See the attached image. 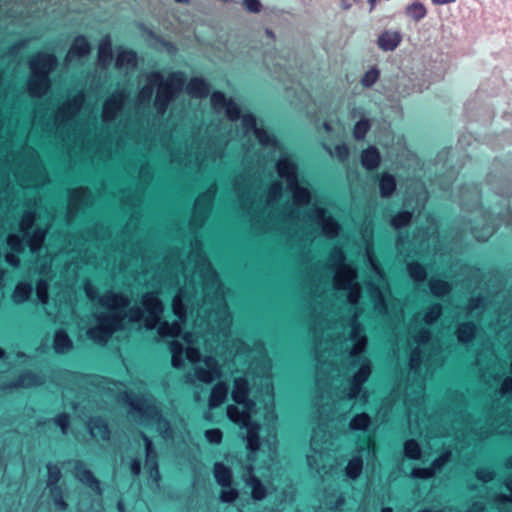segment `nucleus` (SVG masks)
Segmentation results:
<instances>
[{
  "mask_svg": "<svg viewBox=\"0 0 512 512\" xmlns=\"http://www.w3.org/2000/svg\"><path fill=\"white\" fill-rule=\"evenodd\" d=\"M331 156L337 157L339 160H345L349 155V149L345 144L337 145L332 151L330 148H326Z\"/></svg>",
  "mask_w": 512,
  "mask_h": 512,
  "instance_id": "864d4df0",
  "label": "nucleus"
},
{
  "mask_svg": "<svg viewBox=\"0 0 512 512\" xmlns=\"http://www.w3.org/2000/svg\"><path fill=\"white\" fill-rule=\"evenodd\" d=\"M249 394V383L245 377H237L234 379L232 399L242 404L243 408L240 409L238 406L229 405L227 407L228 418L238 424L242 428H246V442L247 448L255 452L260 447L259 431L260 425L252 423L250 421L251 414L254 411L255 403L248 399Z\"/></svg>",
  "mask_w": 512,
  "mask_h": 512,
  "instance_id": "1a4fd4ad",
  "label": "nucleus"
},
{
  "mask_svg": "<svg viewBox=\"0 0 512 512\" xmlns=\"http://www.w3.org/2000/svg\"><path fill=\"white\" fill-rule=\"evenodd\" d=\"M238 497V492L235 489L223 490L220 494V500L223 503H232Z\"/></svg>",
  "mask_w": 512,
  "mask_h": 512,
  "instance_id": "680f3d73",
  "label": "nucleus"
},
{
  "mask_svg": "<svg viewBox=\"0 0 512 512\" xmlns=\"http://www.w3.org/2000/svg\"><path fill=\"white\" fill-rule=\"evenodd\" d=\"M7 244L12 250H15V251L22 250V241H21L20 237L16 234H10L8 236Z\"/></svg>",
  "mask_w": 512,
  "mask_h": 512,
  "instance_id": "69168bd1",
  "label": "nucleus"
},
{
  "mask_svg": "<svg viewBox=\"0 0 512 512\" xmlns=\"http://www.w3.org/2000/svg\"><path fill=\"white\" fill-rule=\"evenodd\" d=\"M142 305L147 313L145 317L146 328H155L164 310L162 302L156 294L146 293L142 297Z\"/></svg>",
  "mask_w": 512,
  "mask_h": 512,
  "instance_id": "dca6fc26",
  "label": "nucleus"
},
{
  "mask_svg": "<svg viewBox=\"0 0 512 512\" xmlns=\"http://www.w3.org/2000/svg\"><path fill=\"white\" fill-rule=\"evenodd\" d=\"M91 436L96 440H108L110 431L107 424L100 418L91 419L88 424Z\"/></svg>",
  "mask_w": 512,
  "mask_h": 512,
  "instance_id": "393cba45",
  "label": "nucleus"
},
{
  "mask_svg": "<svg viewBox=\"0 0 512 512\" xmlns=\"http://www.w3.org/2000/svg\"><path fill=\"white\" fill-rule=\"evenodd\" d=\"M98 55L101 61L112 59V46L109 39H106L99 44Z\"/></svg>",
  "mask_w": 512,
  "mask_h": 512,
  "instance_id": "de8ad7c7",
  "label": "nucleus"
},
{
  "mask_svg": "<svg viewBox=\"0 0 512 512\" xmlns=\"http://www.w3.org/2000/svg\"><path fill=\"white\" fill-rule=\"evenodd\" d=\"M146 78L148 84L138 90L133 100V110L145 112L152 108L157 114L164 115L184 87L185 74L172 71L164 79L162 73L156 70L149 72Z\"/></svg>",
  "mask_w": 512,
  "mask_h": 512,
  "instance_id": "423d86ee",
  "label": "nucleus"
},
{
  "mask_svg": "<svg viewBox=\"0 0 512 512\" xmlns=\"http://www.w3.org/2000/svg\"><path fill=\"white\" fill-rule=\"evenodd\" d=\"M246 135L251 138H255L263 146L275 145L276 140L272 135L268 133V130H245Z\"/></svg>",
  "mask_w": 512,
  "mask_h": 512,
  "instance_id": "72a5a7b5",
  "label": "nucleus"
},
{
  "mask_svg": "<svg viewBox=\"0 0 512 512\" xmlns=\"http://www.w3.org/2000/svg\"><path fill=\"white\" fill-rule=\"evenodd\" d=\"M186 92L195 99H204L210 94V105L212 111L225 118L230 126H221L218 124L207 125H178L179 128H271L270 126H258L257 118L254 112L247 106L238 103L231 96H227L223 91L215 90L211 93V84L203 77L195 76L188 80L185 85ZM277 128H289L288 126H278Z\"/></svg>",
  "mask_w": 512,
  "mask_h": 512,
  "instance_id": "7ed1b4c3",
  "label": "nucleus"
},
{
  "mask_svg": "<svg viewBox=\"0 0 512 512\" xmlns=\"http://www.w3.org/2000/svg\"><path fill=\"white\" fill-rule=\"evenodd\" d=\"M357 318L358 314L355 313L349 325L348 337L340 342V349L347 352L350 358H355L363 353L368 341L365 328L357 321Z\"/></svg>",
  "mask_w": 512,
  "mask_h": 512,
  "instance_id": "f8f14e48",
  "label": "nucleus"
},
{
  "mask_svg": "<svg viewBox=\"0 0 512 512\" xmlns=\"http://www.w3.org/2000/svg\"><path fill=\"white\" fill-rule=\"evenodd\" d=\"M43 383V379L31 372H25L21 374L15 382H12L4 386V389L14 388H31L39 386Z\"/></svg>",
  "mask_w": 512,
  "mask_h": 512,
  "instance_id": "4be33fe9",
  "label": "nucleus"
},
{
  "mask_svg": "<svg viewBox=\"0 0 512 512\" xmlns=\"http://www.w3.org/2000/svg\"><path fill=\"white\" fill-rule=\"evenodd\" d=\"M215 194L216 187L211 186L206 192H204L196 199L193 216L190 223L193 227L202 226L208 216Z\"/></svg>",
  "mask_w": 512,
  "mask_h": 512,
  "instance_id": "2eb2a0df",
  "label": "nucleus"
},
{
  "mask_svg": "<svg viewBox=\"0 0 512 512\" xmlns=\"http://www.w3.org/2000/svg\"><path fill=\"white\" fill-rule=\"evenodd\" d=\"M32 288L30 284L19 283L14 289L12 299L15 303L21 304L28 300L31 294Z\"/></svg>",
  "mask_w": 512,
  "mask_h": 512,
  "instance_id": "f704fd0d",
  "label": "nucleus"
},
{
  "mask_svg": "<svg viewBox=\"0 0 512 512\" xmlns=\"http://www.w3.org/2000/svg\"><path fill=\"white\" fill-rule=\"evenodd\" d=\"M441 311L442 309L439 304L431 306L424 316V321L427 324H432L439 318V316L441 315Z\"/></svg>",
  "mask_w": 512,
  "mask_h": 512,
  "instance_id": "8fccbe9b",
  "label": "nucleus"
},
{
  "mask_svg": "<svg viewBox=\"0 0 512 512\" xmlns=\"http://www.w3.org/2000/svg\"><path fill=\"white\" fill-rule=\"evenodd\" d=\"M402 37L397 31H384L377 39L378 47L383 51H393L400 44Z\"/></svg>",
  "mask_w": 512,
  "mask_h": 512,
  "instance_id": "412c9836",
  "label": "nucleus"
},
{
  "mask_svg": "<svg viewBox=\"0 0 512 512\" xmlns=\"http://www.w3.org/2000/svg\"><path fill=\"white\" fill-rule=\"evenodd\" d=\"M475 335V326L471 323L461 324L457 330V337L460 342H469Z\"/></svg>",
  "mask_w": 512,
  "mask_h": 512,
  "instance_id": "ea45409f",
  "label": "nucleus"
},
{
  "mask_svg": "<svg viewBox=\"0 0 512 512\" xmlns=\"http://www.w3.org/2000/svg\"><path fill=\"white\" fill-rule=\"evenodd\" d=\"M23 157L20 161V165L24 166L30 172H40L41 166L38 161V155L34 149L26 147L23 149Z\"/></svg>",
  "mask_w": 512,
  "mask_h": 512,
  "instance_id": "bb28decb",
  "label": "nucleus"
},
{
  "mask_svg": "<svg viewBox=\"0 0 512 512\" xmlns=\"http://www.w3.org/2000/svg\"><path fill=\"white\" fill-rule=\"evenodd\" d=\"M74 469H75V477L81 483L87 485L95 492L101 493L99 481L95 478L93 473L89 469L86 468V466L82 462L76 461Z\"/></svg>",
  "mask_w": 512,
  "mask_h": 512,
  "instance_id": "6ab92c4d",
  "label": "nucleus"
},
{
  "mask_svg": "<svg viewBox=\"0 0 512 512\" xmlns=\"http://www.w3.org/2000/svg\"><path fill=\"white\" fill-rule=\"evenodd\" d=\"M333 497H335V501H333L330 498V496H329V497H327L324 500L325 505L328 506L331 509H338V508H340L344 504V497H343V495L340 494V493H335L333 495Z\"/></svg>",
  "mask_w": 512,
  "mask_h": 512,
  "instance_id": "4d7b16f0",
  "label": "nucleus"
},
{
  "mask_svg": "<svg viewBox=\"0 0 512 512\" xmlns=\"http://www.w3.org/2000/svg\"><path fill=\"white\" fill-rule=\"evenodd\" d=\"M130 417L140 425H155L156 430L165 439H173V430L169 421L164 419L156 402L150 397H141L130 400Z\"/></svg>",
  "mask_w": 512,
  "mask_h": 512,
  "instance_id": "9d476101",
  "label": "nucleus"
},
{
  "mask_svg": "<svg viewBox=\"0 0 512 512\" xmlns=\"http://www.w3.org/2000/svg\"><path fill=\"white\" fill-rule=\"evenodd\" d=\"M411 213L410 212H400L396 216H394L391 220V224L395 228H401L406 226L410 220H411Z\"/></svg>",
  "mask_w": 512,
  "mask_h": 512,
  "instance_id": "09e8293b",
  "label": "nucleus"
},
{
  "mask_svg": "<svg viewBox=\"0 0 512 512\" xmlns=\"http://www.w3.org/2000/svg\"><path fill=\"white\" fill-rule=\"evenodd\" d=\"M408 273L415 281H423L426 278L425 269L418 263H410L407 266Z\"/></svg>",
  "mask_w": 512,
  "mask_h": 512,
  "instance_id": "49530a36",
  "label": "nucleus"
},
{
  "mask_svg": "<svg viewBox=\"0 0 512 512\" xmlns=\"http://www.w3.org/2000/svg\"><path fill=\"white\" fill-rule=\"evenodd\" d=\"M34 220V215L31 212H26L20 221V230L26 233L32 227Z\"/></svg>",
  "mask_w": 512,
  "mask_h": 512,
  "instance_id": "6e6d98bb",
  "label": "nucleus"
},
{
  "mask_svg": "<svg viewBox=\"0 0 512 512\" xmlns=\"http://www.w3.org/2000/svg\"><path fill=\"white\" fill-rule=\"evenodd\" d=\"M371 418L366 413H360L355 415L350 423L349 428L353 431H366L370 426Z\"/></svg>",
  "mask_w": 512,
  "mask_h": 512,
  "instance_id": "473e14b6",
  "label": "nucleus"
},
{
  "mask_svg": "<svg viewBox=\"0 0 512 512\" xmlns=\"http://www.w3.org/2000/svg\"><path fill=\"white\" fill-rule=\"evenodd\" d=\"M435 475L434 469L431 467L428 468H415L411 472V476L413 478L419 479H429Z\"/></svg>",
  "mask_w": 512,
  "mask_h": 512,
  "instance_id": "603ef678",
  "label": "nucleus"
},
{
  "mask_svg": "<svg viewBox=\"0 0 512 512\" xmlns=\"http://www.w3.org/2000/svg\"><path fill=\"white\" fill-rule=\"evenodd\" d=\"M200 337L193 333H185L183 336L184 344L174 340L170 344L172 354V365L175 368L183 366L185 352L186 358L194 364V377L199 382L210 384L222 377V366L213 356L201 358L198 347Z\"/></svg>",
  "mask_w": 512,
  "mask_h": 512,
  "instance_id": "6e6552de",
  "label": "nucleus"
},
{
  "mask_svg": "<svg viewBox=\"0 0 512 512\" xmlns=\"http://www.w3.org/2000/svg\"><path fill=\"white\" fill-rule=\"evenodd\" d=\"M404 454L409 459L417 460L421 456V448L415 440H407L404 444Z\"/></svg>",
  "mask_w": 512,
  "mask_h": 512,
  "instance_id": "a19ab883",
  "label": "nucleus"
},
{
  "mask_svg": "<svg viewBox=\"0 0 512 512\" xmlns=\"http://www.w3.org/2000/svg\"><path fill=\"white\" fill-rule=\"evenodd\" d=\"M36 294L41 303L45 304L48 301V283L45 280L38 281Z\"/></svg>",
  "mask_w": 512,
  "mask_h": 512,
  "instance_id": "3c124183",
  "label": "nucleus"
},
{
  "mask_svg": "<svg viewBox=\"0 0 512 512\" xmlns=\"http://www.w3.org/2000/svg\"><path fill=\"white\" fill-rule=\"evenodd\" d=\"M450 456V452H445L432 462L431 468L434 469V473L439 471L449 461Z\"/></svg>",
  "mask_w": 512,
  "mask_h": 512,
  "instance_id": "13d9d810",
  "label": "nucleus"
},
{
  "mask_svg": "<svg viewBox=\"0 0 512 512\" xmlns=\"http://www.w3.org/2000/svg\"><path fill=\"white\" fill-rule=\"evenodd\" d=\"M98 304L106 312L95 313L96 325L87 330L89 339L96 343H106L112 334L124 327L126 320L138 322L143 317L139 307H131L130 299L123 293L107 291L98 298Z\"/></svg>",
  "mask_w": 512,
  "mask_h": 512,
  "instance_id": "39448f33",
  "label": "nucleus"
},
{
  "mask_svg": "<svg viewBox=\"0 0 512 512\" xmlns=\"http://www.w3.org/2000/svg\"><path fill=\"white\" fill-rule=\"evenodd\" d=\"M128 92L126 88H117L107 95L101 104L100 116L102 124L82 125L68 124L69 121L79 119L91 110V105L86 102V94L83 89L68 91L65 96L59 99L51 108L52 115L59 119L58 124L35 125H0V128H179L177 125H120L116 124L130 110L126 107Z\"/></svg>",
  "mask_w": 512,
  "mask_h": 512,
  "instance_id": "f03ea898",
  "label": "nucleus"
},
{
  "mask_svg": "<svg viewBox=\"0 0 512 512\" xmlns=\"http://www.w3.org/2000/svg\"><path fill=\"white\" fill-rule=\"evenodd\" d=\"M181 331V325L178 321L173 323L162 322L158 327V333L160 336L175 337L178 336Z\"/></svg>",
  "mask_w": 512,
  "mask_h": 512,
  "instance_id": "e433bc0d",
  "label": "nucleus"
},
{
  "mask_svg": "<svg viewBox=\"0 0 512 512\" xmlns=\"http://www.w3.org/2000/svg\"><path fill=\"white\" fill-rule=\"evenodd\" d=\"M281 193H282L281 184L279 182L273 183L270 186L269 191H268L267 203L271 204L272 202L277 200L280 197Z\"/></svg>",
  "mask_w": 512,
  "mask_h": 512,
  "instance_id": "5fc2aeb1",
  "label": "nucleus"
},
{
  "mask_svg": "<svg viewBox=\"0 0 512 512\" xmlns=\"http://www.w3.org/2000/svg\"><path fill=\"white\" fill-rule=\"evenodd\" d=\"M228 386L225 382H218L211 390L208 405L213 409L223 404L227 398Z\"/></svg>",
  "mask_w": 512,
  "mask_h": 512,
  "instance_id": "b1692460",
  "label": "nucleus"
},
{
  "mask_svg": "<svg viewBox=\"0 0 512 512\" xmlns=\"http://www.w3.org/2000/svg\"><path fill=\"white\" fill-rule=\"evenodd\" d=\"M91 51L89 40L84 35H78L72 41L68 50V57L71 59L80 60L86 57Z\"/></svg>",
  "mask_w": 512,
  "mask_h": 512,
  "instance_id": "aec40b11",
  "label": "nucleus"
},
{
  "mask_svg": "<svg viewBox=\"0 0 512 512\" xmlns=\"http://www.w3.org/2000/svg\"><path fill=\"white\" fill-rule=\"evenodd\" d=\"M89 190L87 188H77L70 192L68 210L72 214L80 205L89 203Z\"/></svg>",
  "mask_w": 512,
  "mask_h": 512,
  "instance_id": "5701e85b",
  "label": "nucleus"
},
{
  "mask_svg": "<svg viewBox=\"0 0 512 512\" xmlns=\"http://www.w3.org/2000/svg\"><path fill=\"white\" fill-rule=\"evenodd\" d=\"M476 476L479 480L483 482H489L494 478L495 473L493 470L489 468H481L477 470Z\"/></svg>",
  "mask_w": 512,
  "mask_h": 512,
  "instance_id": "0e129e2a",
  "label": "nucleus"
},
{
  "mask_svg": "<svg viewBox=\"0 0 512 512\" xmlns=\"http://www.w3.org/2000/svg\"><path fill=\"white\" fill-rule=\"evenodd\" d=\"M318 436L319 432L315 431L311 438V452L307 455V463L311 469L320 473L324 468L326 454L323 448H320Z\"/></svg>",
  "mask_w": 512,
  "mask_h": 512,
  "instance_id": "a211bd4d",
  "label": "nucleus"
},
{
  "mask_svg": "<svg viewBox=\"0 0 512 512\" xmlns=\"http://www.w3.org/2000/svg\"><path fill=\"white\" fill-rule=\"evenodd\" d=\"M55 423L58 425L63 434L67 433L69 427V415L62 413L55 418Z\"/></svg>",
  "mask_w": 512,
  "mask_h": 512,
  "instance_id": "e2e57ef3",
  "label": "nucleus"
},
{
  "mask_svg": "<svg viewBox=\"0 0 512 512\" xmlns=\"http://www.w3.org/2000/svg\"><path fill=\"white\" fill-rule=\"evenodd\" d=\"M421 364V350L419 347L411 352L410 356V369L417 371Z\"/></svg>",
  "mask_w": 512,
  "mask_h": 512,
  "instance_id": "bf43d9fd",
  "label": "nucleus"
},
{
  "mask_svg": "<svg viewBox=\"0 0 512 512\" xmlns=\"http://www.w3.org/2000/svg\"><path fill=\"white\" fill-rule=\"evenodd\" d=\"M430 339V332L428 329H422L419 333L414 337V341L418 344H425Z\"/></svg>",
  "mask_w": 512,
  "mask_h": 512,
  "instance_id": "774afa93",
  "label": "nucleus"
},
{
  "mask_svg": "<svg viewBox=\"0 0 512 512\" xmlns=\"http://www.w3.org/2000/svg\"><path fill=\"white\" fill-rule=\"evenodd\" d=\"M205 437L212 444H219L222 440V432L219 429H210L205 432Z\"/></svg>",
  "mask_w": 512,
  "mask_h": 512,
  "instance_id": "052dcab7",
  "label": "nucleus"
},
{
  "mask_svg": "<svg viewBox=\"0 0 512 512\" xmlns=\"http://www.w3.org/2000/svg\"><path fill=\"white\" fill-rule=\"evenodd\" d=\"M396 183L393 176L385 174L380 180V192L382 197H389L395 190Z\"/></svg>",
  "mask_w": 512,
  "mask_h": 512,
  "instance_id": "4c0bfd02",
  "label": "nucleus"
},
{
  "mask_svg": "<svg viewBox=\"0 0 512 512\" xmlns=\"http://www.w3.org/2000/svg\"><path fill=\"white\" fill-rule=\"evenodd\" d=\"M246 483L252 489L253 499L260 501L265 498L266 488L256 476L250 474Z\"/></svg>",
  "mask_w": 512,
  "mask_h": 512,
  "instance_id": "7c9ffc66",
  "label": "nucleus"
},
{
  "mask_svg": "<svg viewBox=\"0 0 512 512\" xmlns=\"http://www.w3.org/2000/svg\"><path fill=\"white\" fill-rule=\"evenodd\" d=\"M345 256L341 249L334 248L329 257V265L335 269L334 287L337 290H348V301L351 304L358 302L360 298V286L356 270L350 265L344 264Z\"/></svg>",
  "mask_w": 512,
  "mask_h": 512,
  "instance_id": "9b49d317",
  "label": "nucleus"
},
{
  "mask_svg": "<svg viewBox=\"0 0 512 512\" xmlns=\"http://www.w3.org/2000/svg\"><path fill=\"white\" fill-rule=\"evenodd\" d=\"M371 374V362L367 358L360 359V366L358 371L353 375L347 388L343 390V397L347 399L356 398L360 391L361 386L368 380Z\"/></svg>",
  "mask_w": 512,
  "mask_h": 512,
  "instance_id": "4468645a",
  "label": "nucleus"
},
{
  "mask_svg": "<svg viewBox=\"0 0 512 512\" xmlns=\"http://www.w3.org/2000/svg\"><path fill=\"white\" fill-rule=\"evenodd\" d=\"M276 167L278 175L286 180L287 187L292 194L293 204L296 206L295 209L284 215L285 220L317 224L321 227L324 236L335 238L339 233L340 225L333 217L326 215L325 209L314 206L307 215L301 216L300 207L310 202L311 193L306 187L299 184L295 162L287 154H283L278 160Z\"/></svg>",
  "mask_w": 512,
  "mask_h": 512,
  "instance_id": "20e7f679",
  "label": "nucleus"
},
{
  "mask_svg": "<svg viewBox=\"0 0 512 512\" xmlns=\"http://www.w3.org/2000/svg\"><path fill=\"white\" fill-rule=\"evenodd\" d=\"M366 256H367V260L371 266V269L375 272L376 276L378 277V280L381 282V284H379L377 286L374 285L373 283L369 284L370 296L374 301L375 309L379 313H386L387 307L385 304L383 292L381 290L382 287H384L385 283H384L383 275L380 271V268L378 267L373 255H372V250H371L370 246H367V248H366Z\"/></svg>",
  "mask_w": 512,
  "mask_h": 512,
  "instance_id": "ddd939ff",
  "label": "nucleus"
},
{
  "mask_svg": "<svg viewBox=\"0 0 512 512\" xmlns=\"http://www.w3.org/2000/svg\"><path fill=\"white\" fill-rule=\"evenodd\" d=\"M243 5L248 12H260L262 5L259 0H243Z\"/></svg>",
  "mask_w": 512,
  "mask_h": 512,
  "instance_id": "338daca9",
  "label": "nucleus"
},
{
  "mask_svg": "<svg viewBox=\"0 0 512 512\" xmlns=\"http://www.w3.org/2000/svg\"><path fill=\"white\" fill-rule=\"evenodd\" d=\"M379 76V70L375 67H372L364 73L360 79V83L364 88H370L378 81Z\"/></svg>",
  "mask_w": 512,
  "mask_h": 512,
  "instance_id": "79ce46f5",
  "label": "nucleus"
},
{
  "mask_svg": "<svg viewBox=\"0 0 512 512\" xmlns=\"http://www.w3.org/2000/svg\"><path fill=\"white\" fill-rule=\"evenodd\" d=\"M363 470V459L361 456H355L349 460L345 473L346 476L352 480L357 479Z\"/></svg>",
  "mask_w": 512,
  "mask_h": 512,
  "instance_id": "2f4dec72",
  "label": "nucleus"
},
{
  "mask_svg": "<svg viewBox=\"0 0 512 512\" xmlns=\"http://www.w3.org/2000/svg\"><path fill=\"white\" fill-rule=\"evenodd\" d=\"M362 165L368 169H375L380 162V155L376 148L370 147L362 152L361 155Z\"/></svg>",
  "mask_w": 512,
  "mask_h": 512,
  "instance_id": "c85d7f7f",
  "label": "nucleus"
},
{
  "mask_svg": "<svg viewBox=\"0 0 512 512\" xmlns=\"http://www.w3.org/2000/svg\"><path fill=\"white\" fill-rule=\"evenodd\" d=\"M429 286L432 294L435 296H444L450 291V285L448 282L440 279H431Z\"/></svg>",
  "mask_w": 512,
  "mask_h": 512,
  "instance_id": "58836bf2",
  "label": "nucleus"
},
{
  "mask_svg": "<svg viewBox=\"0 0 512 512\" xmlns=\"http://www.w3.org/2000/svg\"><path fill=\"white\" fill-rule=\"evenodd\" d=\"M201 246V242L195 239L191 243V252L187 262L181 263L185 284L173 298V313L180 322H184L186 310L183 301L190 302L200 289L203 294V305L211 304L217 308L215 316L219 320L218 333L223 337H228L232 320L224 303V288L219 283L217 274L211 268L210 263L202 254Z\"/></svg>",
  "mask_w": 512,
  "mask_h": 512,
  "instance_id": "f257e3e1",
  "label": "nucleus"
},
{
  "mask_svg": "<svg viewBox=\"0 0 512 512\" xmlns=\"http://www.w3.org/2000/svg\"><path fill=\"white\" fill-rule=\"evenodd\" d=\"M46 235V230L36 229L33 235L29 239V247L32 252H36L40 249Z\"/></svg>",
  "mask_w": 512,
  "mask_h": 512,
  "instance_id": "a18cd8bd",
  "label": "nucleus"
},
{
  "mask_svg": "<svg viewBox=\"0 0 512 512\" xmlns=\"http://www.w3.org/2000/svg\"><path fill=\"white\" fill-rule=\"evenodd\" d=\"M47 471H48V474H47V487H49V489L53 486H58L57 483L59 482L60 478H61V470L60 468L55 465V464H47Z\"/></svg>",
  "mask_w": 512,
  "mask_h": 512,
  "instance_id": "37998d69",
  "label": "nucleus"
},
{
  "mask_svg": "<svg viewBox=\"0 0 512 512\" xmlns=\"http://www.w3.org/2000/svg\"><path fill=\"white\" fill-rule=\"evenodd\" d=\"M141 437L145 444V466L149 471L150 478L158 485L160 481V471L158 468V454L152 440L144 433Z\"/></svg>",
  "mask_w": 512,
  "mask_h": 512,
  "instance_id": "f3484780",
  "label": "nucleus"
},
{
  "mask_svg": "<svg viewBox=\"0 0 512 512\" xmlns=\"http://www.w3.org/2000/svg\"><path fill=\"white\" fill-rule=\"evenodd\" d=\"M137 62V54L134 50L128 48H121L116 57V65L127 67L135 66Z\"/></svg>",
  "mask_w": 512,
  "mask_h": 512,
  "instance_id": "c756f323",
  "label": "nucleus"
},
{
  "mask_svg": "<svg viewBox=\"0 0 512 512\" xmlns=\"http://www.w3.org/2000/svg\"><path fill=\"white\" fill-rule=\"evenodd\" d=\"M58 65L57 57L52 52L39 51L29 59L31 76L24 92L30 98L29 102L15 100L11 109L17 114L35 117L44 113V104L38 102L49 90L51 80L49 74Z\"/></svg>",
  "mask_w": 512,
  "mask_h": 512,
  "instance_id": "0eeeda50",
  "label": "nucleus"
},
{
  "mask_svg": "<svg viewBox=\"0 0 512 512\" xmlns=\"http://www.w3.org/2000/svg\"><path fill=\"white\" fill-rule=\"evenodd\" d=\"M406 13L415 21H420L426 16V8L419 2H414L406 8Z\"/></svg>",
  "mask_w": 512,
  "mask_h": 512,
  "instance_id": "c03bdc74",
  "label": "nucleus"
},
{
  "mask_svg": "<svg viewBox=\"0 0 512 512\" xmlns=\"http://www.w3.org/2000/svg\"><path fill=\"white\" fill-rule=\"evenodd\" d=\"M73 347V342L68 334L63 330H57L54 335L53 348L58 354H65Z\"/></svg>",
  "mask_w": 512,
  "mask_h": 512,
  "instance_id": "a878e982",
  "label": "nucleus"
},
{
  "mask_svg": "<svg viewBox=\"0 0 512 512\" xmlns=\"http://www.w3.org/2000/svg\"><path fill=\"white\" fill-rule=\"evenodd\" d=\"M214 477L216 482L222 487H229L231 485L232 472L222 463H215Z\"/></svg>",
  "mask_w": 512,
  "mask_h": 512,
  "instance_id": "cd10ccee",
  "label": "nucleus"
},
{
  "mask_svg": "<svg viewBox=\"0 0 512 512\" xmlns=\"http://www.w3.org/2000/svg\"><path fill=\"white\" fill-rule=\"evenodd\" d=\"M50 496L53 504L58 511H65L68 508V504L65 502L63 497V491L60 486H53L50 489Z\"/></svg>",
  "mask_w": 512,
  "mask_h": 512,
  "instance_id": "c9c22d12",
  "label": "nucleus"
}]
</instances>
